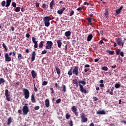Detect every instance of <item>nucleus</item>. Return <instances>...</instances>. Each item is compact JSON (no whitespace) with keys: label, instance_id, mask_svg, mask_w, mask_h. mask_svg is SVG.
<instances>
[{"label":"nucleus","instance_id":"nucleus-28","mask_svg":"<svg viewBox=\"0 0 126 126\" xmlns=\"http://www.w3.org/2000/svg\"><path fill=\"white\" fill-rule=\"evenodd\" d=\"M18 59L19 61H21V60H22V59H23V56H22V54H19L18 55Z\"/></svg>","mask_w":126,"mask_h":126},{"label":"nucleus","instance_id":"nucleus-12","mask_svg":"<svg viewBox=\"0 0 126 126\" xmlns=\"http://www.w3.org/2000/svg\"><path fill=\"white\" fill-rule=\"evenodd\" d=\"M12 118L11 117H9L7 120V126H10L11 123H12Z\"/></svg>","mask_w":126,"mask_h":126},{"label":"nucleus","instance_id":"nucleus-22","mask_svg":"<svg viewBox=\"0 0 126 126\" xmlns=\"http://www.w3.org/2000/svg\"><path fill=\"white\" fill-rule=\"evenodd\" d=\"M92 38H93V35L92 34H89L87 39L88 42H90L92 40Z\"/></svg>","mask_w":126,"mask_h":126},{"label":"nucleus","instance_id":"nucleus-61","mask_svg":"<svg viewBox=\"0 0 126 126\" xmlns=\"http://www.w3.org/2000/svg\"><path fill=\"white\" fill-rule=\"evenodd\" d=\"M26 37H27V38H30V34L29 33H28L26 34Z\"/></svg>","mask_w":126,"mask_h":126},{"label":"nucleus","instance_id":"nucleus-35","mask_svg":"<svg viewBox=\"0 0 126 126\" xmlns=\"http://www.w3.org/2000/svg\"><path fill=\"white\" fill-rule=\"evenodd\" d=\"M62 91L64 93L66 91V87H65V85H62Z\"/></svg>","mask_w":126,"mask_h":126},{"label":"nucleus","instance_id":"nucleus-52","mask_svg":"<svg viewBox=\"0 0 126 126\" xmlns=\"http://www.w3.org/2000/svg\"><path fill=\"white\" fill-rule=\"evenodd\" d=\"M83 9V7H79L77 9V10H78V11H81V10H82V9Z\"/></svg>","mask_w":126,"mask_h":126},{"label":"nucleus","instance_id":"nucleus-53","mask_svg":"<svg viewBox=\"0 0 126 126\" xmlns=\"http://www.w3.org/2000/svg\"><path fill=\"white\" fill-rule=\"evenodd\" d=\"M69 126H73V123H72V120H70L69 123Z\"/></svg>","mask_w":126,"mask_h":126},{"label":"nucleus","instance_id":"nucleus-26","mask_svg":"<svg viewBox=\"0 0 126 126\" xmlns=\"http://www.w3.org/2000/svg\"><path fill=\"white\" fill-rule=\"evenodd\" d=\"M56 69L57 74L61 75V69H60V68H59V67H56Z\"/></svg>","mask_w":126,"mask_h":126},{"label":"nucleus","instance_id":"nucleus-27","mask_svg":"<svg viewBox=\"0 0 126 126\" xmlns=\"http://www.w3.org/2000/svg\"><path fill=\"white\" fill-rule=\"evenodd\" d=\"M49 5L46 4L45 3H43L41 7L44 8V9H47Z\"/></svg>","mask_w":126,"mask_h":126},{"label":"nucleus","instance_id":"nucleus-25","mask_svg":"<svg viewBox=\"0 0 126 126\" xmlns=\"http://www.w3.org/2000/svg\"><path fill=\"white\" fill-rule=\"evenodd\" d=\"M71 35V32L70 31H67L65 32V36H66L67 37H69Z\"/></svg>","mask_w":126,"mask_h":126},{"label":"nucleus","instance_id":"nucleus-8","mask_svg":"<svg viewBox=\"0 0 126 126\" xmlns=\"http://www.w3.org/2000/svg\"><path fill=\"white\" fill-rule=\"evenodd\" d=\"M71 111H72L73 113L76 116V117H78V112H77V108L75 106H73L71 108Z\"/></svg>","mask_w":126,"mask_h":126},{"label":"nucleus","instance_id":"nucleus-57","mask_svg":"<svg viewBox=\"0 0 126 126\" xmlns=\"http://www.w3.org/2000/svg\"><path fill=\"white\" fill-rule=\"evenodd\" d=\"M90 69V68H87L86 69H84V71L85 73H86V72H87V71H89V70Z\"/></svg>","mask_w":126,"mask_h":126},{"label":"nucleus","instance_id":"nucleus-30","mask_svg":"<svg viewBox=\"0 0 126 126\" xmlns=\"http://www.w3.org/2000/svg\"><path fill=\"white\" fill-rule=\"evenodd\" d=\"M5 100H6L7 101H8V102H9V101H10L11 99V97L10 95H5Z\"/></svg>","mask_w":126,"mask_h":126},{"label":"nucleus","instance_id":"nucleus-33","mask_svg":"<svg viewBox=\"0 0 126 126\" xmlns=\"http://www.w3.org/2000/svg\"><path fill=\"white\" fill-rule=\"evenodd\" d=\"M10 95V94H9V92L8 89H6L5 90V96Z\"/></svg>","mask_w":126,"mask_h":126},{"label":"nucleus","instance_id":"nucleus-36","mask_svg":"<svg viewBox=\"0 0 126 126\" xmlns=\"http://www.w3.org/2000/svg\"><path fill=\"white\" fill-rule=\"evenodd\" d=\"M2 46L5 50V52H7V46H6V45H5V44H4V43L3 42Z\"/></svg>","mask_w":126,"mask_h":126},{"label":"nucleus","instance_id":"nucleus-10","mask_svg":"<svg viewBox=\"0 0 126 126\" xmlns=\"http://www.w3.org/2000/svg\"><path fill=\"white\" fill-rule=\"evenodd\" d=\"M80 90L81 93H84V94H86V93H87V91L84 89L82 85H80Z\"/></svg>","mask_w":126,"mask_h":126},{"label":"nucleus","instance_id":"nucleus-9","mask_svg":"<svg viewBox=\"0 0 126 126\" xmlns=\"http://www.w3.org/2000/svg\"><path fill=\"white\" fill-rule=\"evenodd\" d=\"M32 41L33 44H34V48H35V49H37V48H38V42H37V41H36V38H35L34 37H32Z\"/></svg>","mask_w":126,"mask_h":126},{"label":"nucleus","instance_id":"nucleus-58","mask_svg":"<svg viewBox=\"0 0 126 126\" xmlns=\"http://www.w3.org/2000/svg\"><path fill=\"white\" fill-rule=\"evenodd\" d=\"M39 5H40V3L36 2L35 3L36 7H39Z\"/></svg>","mask_w":126,"mask_h":126},{"label":"nucleus","instance_id":"nucleus-44","mask_svg":"<svg viewBox=\"0 0 126 126\" xmlns=\"http://www.w3.org/2000/svg\"><path fill=\"white\" fill-rule=\"evenodd\" d=\"M65 118H66V120H68V119H69V118H70V115L68 113H66L65 115Z\"/></svg>","mask_w":126,"mask_h":126},{"label":"nucleus","instance_id":"nucleus-5","mask_svg":"<svg viewBox=\"0 0 126 126\" xmlns=\"http://www.w3.org/2000/svg\"><path fill=\"white\" fill-rule=\"evenodd\" d=\"M118 45H119V46H122V48L123 47H124V44H125V41L123 42L122 38L118 37L115 39Z\"/></svg>","mask_w":126,"mask_h":126},{"label":"nucleus","instance_id":"nucleus-14","mask_svg":"<svg viewBox=\"0 0 126 126\" xmlns=\"http://www.w3.org/2000/svg\"><path fill=\"white\" fill-rule=\"evenodd\" d=\"M65 10V7H63L61 9H59L57 11V13L58 14H63V11Z\"/></svg>","mask_w":126,"mask_h":126},{"label":"nucleus","instance_id":"nucleus-38","mask_svg":"<svg viewBox=\"0 0 126 126\" xmlns=\"http://www.w3.org/2000/svg\"><path fill=\"white\" fill-rule=\"evenodd\" d=\"M87 121H88V119H87V118H86V117L81 119L82 123H86V122H87Z\"/></svg>","mask_w":126,"mask_h":126},{"label":"nucleus","instance_id":"nucleus-41","mask_svg":"<svg viewBox=\"0 0 126 126\" xmlns=\"http://www.w3.org/2000/svg\"><path fill=\"white\" fill-rule=\"evenodd\" d=\"M102 70H104V71H107L108 70V67L107 66H103L101 68Z\"/></svg>","mask_w":126,"mask_h":126},{"label":"nucleus","instance_id":"nucleus-37","mask_svg":"<svg viewBox=\"0 0 126 126\" xmlns=\"http://www.w3.org/2000/svg\"><path fill=\"white\" fill-rule=\"evenodd\" d=\"M108 9H105L104 15H105V16L106 18L108 17Z\"/></svg>","mask_w":126,"mask_h":126},{"label":"nucleus","instance_id":"nucleus-45","mask_svg":"<svg viewBox=\"0 0 126 126\" xmlns=\"http://www.w3.org/2000/svg\"><path fill=\"white\" fill-rule=\"evenodd\" d=\"M33 87H34V91L35 92H38V89L36 87V86L35 85V83L33 84Z\"/></svg>","mask_w":126,"mask_h":126},{"label":"nucleus","instance_id":"nucleus-23","mask_svg":"<svg viewBox=\"0 0 126 126\" xmlns=\"http://www.w3.org/2000/svg\"><path fill=\"white\" fill-rule=\"evenodd\" d=\"M123 6H121L118 9L116 10V12L117 14H120V13H121V11L122 10V9H123Z\"/></svg>","mask_w":126,"mask_h":126},{"label":"nucleus","instance_id":"nucleus-3","mask_svg":"<svg viewBox=\"0 0 126 126\" xmlns=\"http://www.w3.org/2000/svg\"><path fill=\"white\" fill-rule=\"evenodd\" d=\"M11 3V0H6V2L5 0H3L1 2V6H2L3 7H4L5 6V7H8V6L10 5Z\"/></svg>","mask_w":126,"mask_h":126},{"label":"nucleus","instance_id":"nucleus-18","mask_svg":"<svg viewBox=\"0 0 126 126\" xmlns=\"http://www.w3.org/2000/svg\"><path fill=\"white\" fill-rule=\"evenodd\" d=\"M35 56H36V52L33 51L32 54V58H31L32 62H34V60H35Z\"/></svg>","mask_w":126,"mask_h":126},{"label":"nucleus","instance_id":"nucleus-24","mask_svg":"<svg viewBox=\"0 0 126 126\" xmlns=\"http://www.w3.org/2000/svg\"><path fill=\"white\" fill-rule=\"evenodd\" d=\"M73 82L74 84H75L76 87H78V81L77 80V79H74Z\"/></svg>","mask_w":126,"mask_h":126},{"label":"nucleus","instance_id":"nucleus-54","mask_svg":"<svg viewBox=\"0 0 126 126\" xmlns=\"http://www.w3.org/2000/svg\"><path fill=\"white\" fill-rule=\"evenodd\" d=\"M39 109H40V106H36L34 107V110L35 111L39 110Z\"/></svg>","mask_w":126,"mask_h":126},{"label":"nucleus","instance_id":"nucleus-42","mask_svg":"<svg viewBox=\"0 0 126 126\" xmlns=\"http://www.w3.org/2000/svg\"><path fill=\"white\" fill-rule=\"evenodd\" d=\"M115 88H120L121 87V85L119 83H116L115 84Z\"/></svg>","mask_w":126,"mask_h":126},{"label":"nucleus","instance_id":"nucleus-20","mask_svg":"<svg viewBox=\"0 0 126 126\" xmlns=\"http://www.w3.org/2000/svg\"><path fill=\"white\" fill-rule=\"evenodd\" d=\"M62 45H63V42H62V40H61V39H58L57 40V46L58 48H61V47H62Z\"/></svg>","mask_w":126,"mask_h":126},{"label":"nucleus","instance_id":"nucleus-29","mask_svg":"<svg viewBox=\"0 0 126 126\" xmlns=\"http://www.w3.org/2000/svg\"><path fill=\"white\" fill-rule=\"evenodd\" d=\"M44 43H45L44 41H41L39 44V48H43V46H44Z\"/></svg>","mask_w":126,"mask_h":126},{"label":"nucleus","instance_id":"nucleus-39","mask_svg":"<svg viewBox=\"0 0 126 126\" xmlns=\"http://www.w3.org/2000/svg\"><path fill=\"white\" fill-rule=\"evenodd\" d=\"M4 82H5V80H4V79L2 78H0V85L2 83H4Z\"/></svg>","mask_w":126,"mask_h":126},{"label":"nucleus","instance_id":"nucleus-4","mask_svg":"<svg viewBox=\"0 0 126 126\" xmlns=\"http://www.w3.org/2000/svg\"><path fill=\"white\" fill-rule=\"evenodd\" d=\"M53 46V42L52 41H47L46 46H45L46 50H51Z\"/></svg>","mask_w":126,"mask_h":126},{"label":"nucleus","instance_id":"nucleus-64","mask_svg":"<svg viewBox=\"0 0 126 126\" xmlns=\"http://www.w3.org/2000/svg\"><path fill=\"white\" fill-rule=\"evenodd\" d=\"M120 56H121V57H124V56H125L124 54V52H120Z\"/></svg>","mask_w":126,"mask_h":126},{"label":"nucleus","instance_id":"nucleus-50","mask_svg":"<svg viewBox=\"0 0 126 126\" xmlns=\"http://www.w3.org/2000/svg\"><path fill=\"white\" fill-rule=\"evenodd\" d=\"M55 87L57 89H60L61 87H60V85H58V83H55Z\"/></svg>","mask_w":126,"mask_h":126},{"label":"nucleus","instance_id":"nucleus-59","mask_svg":"<svg viewBox=\"0 0 126 126\" xmlns=\"http://www.w3.org/2000/svg\"><path fill=\"white\" fill-rule=\"evenodd\" d=\"M65 52L66 54L67 53V44H66L65 46Z\"/></svg>","mask_w":126,"mask_h":126},{"label":"nucleus","instance_id":"nucleus-34","mask_svg":"<svg viewBox=\"0 0 126 126\" xmlns=\"http://www.w3.org/2000/svg\"><path fill=\"white\" fill-rule=\"evenodd\" d=\"M107 53L109 54V55H114L115 54V51H111V50H107L106 51Z\"/></svg>","mask_w":126,"mask_h":126},{"label":"nucleus","instance_id":"nucleus-16","mask_svg":"<svg viewBox=\"0 0 126 126\" xmlns=\"http://www.w3.org/2000/svg\"><path fill=\"white\" fill-rule=\"evenodd\" d=\"M31 74L32 78L34 79V78H36V76H37V73L35 72L34 70H32L31 72Z\"/></svg>","mask_w":126,"mask_h":126},{"label":"nucleus","instance_id":"nucleus-56","mask_svg":"<svg viewBox=\"0 0 126 126\" xmlns=\"http://www.w3.org/2000/svg\"><path fill=\"white\" fill-rule=\"evenodd\" d=\"M47 53V50H44L43 51H42L41 52V55H45Z\"/></svg>","mask_w":126,"mask_h":126},{"label":"nucleus","instance_id":"nucleus-46","mask_svg":"<svg viewBox=\"0 0 126 126\" xmlns=\"http://www.w3.org/2000/svg\"><path fill=\"white\" fill-rule=\"evenodd\" d=\"M81 118L82 119L85 118V113H82L81 114Z\"/></svg>","mask_w":126,"mask_h":126},{"label":"nucleus","instance_id":"nucleus-2","mask_svg":"<svg viewBox=\"0 0 126 126\" xmlns=\"http://www.w3.org/2000/svg\"><path fill=\"white\" fill-rule=\"evenodd\" d=\"M23 92L25 98L29 99V97H30V93L29 92V90H28L27 89L23 88Z\"/></svg>","mask_w":126,"mask_h":126},{"label":"nucleus","instance_id":"nucleus-51","mask_svg":"<svg viewBox=\"0 0 126 126\" xmlns=\"http://www.w3.org/2000/svg\"><path fill=\"white\" fill-rule=\"evenodd\" d=\"M12 6L13 7H16V3L15 2H12Z\"/></svg>","mask_w":126,"mask_h":126},{"label":"nucleus","instance_id":"nucleus-49","mask_svg":"<svg viewBox=\"0 0 126 126\" xmlns=\"http://www.w3.org/2000/svg\"><path fill=\"white\" fill-rule=\"evenodd\" d=\"M61 101H62V99H61V98H59L56 101V102L57 104H60V103H61Z\"/></svg>","mask_w":126,"mask_h":126},{"label":"nucleus","instance_id":"nucleus-60","mask_svg":"<svg viewBox=\"0 0 126 126\" xmlns=\"http://www.w3.org/2000/svg\"><path fill=\"white\" fill-rule=\"evenodd\" d=\"M18 114H20L21 115H22V110L21 109H19L18 110Z\"/></svg>","mask_w":126,"mask_h":126},{"label":"nucleus","instance_id":"nucleus-13","mask_svg":"<svg viewBox=\"0 0 126 126\" xmlns=\"http://www.w3.org/2000/svg\"><path fill=\"white\" fill-rule=\"evenodd\" d=\"M45 105L46 108H49V107H50V100H49V99L47 98L45 99Z\"/></svg>","mask_w":126,"mask_h":126},{"label":"nucleus","instance_id":"nucleus-48","mask_svg":"<svg viewBox=\"0 0 126 126\" xmlns=\"http://www.w3.org/2000/svg\"><path fill=\"white\" fill-rule=\"evenodd\" d=\"M121 50L120 49H117L116 51V55H119L120 54Z\"/></svg>","mask_w":126,"mask_h":126},{"label":"nucleus","instance_id":"nucleus-43","mask_svg":"<svg viewBox=\"0 0 126 126\" xmlns=\"http://www.w3.org/2000/svg\"><path fill=\"white\" fill-rule=\"evenodd\" d=\"M47 84H48V82L47 81H44L42 83V85L43 86H46V85H47Z\"/></svg>","mask_w":126,"mask_h":126},{"label":"nucleus","instance_id":"nucleus-11","mask_svg":"<svg viewBox=\"0 0 126 126\" xmlns=\"http://www.w3.org/2000/svg\"><path fill=\"white\" fill-rule=\"evenodd\" d=\"M5 62H11V58L9 57L8 54L6 53L4 55Z\"/></svg>","mask_w":126,"mask_h":126},{"label":"nucleus","instance_id":"nucleus-55","mask_svg":"<svg viewBox=\"0 0 126 126\" xmlns=\"http://www.w3.org/2000/svg\"><path fill=\"white\" fill-rule=\"evenodd\" d=\"M50 90H51V94H54L55 93V91H54V89L53 88H50Z\"/></svg>","mask_w":126,"mask_h":126},{"label":"nucleus","instance_id":"nucleus-21","mask_svg":"<svg viewBox=\"0 0 126 126\" xmlns=\"http://www.w3.org/2000/svg\"><path fill=\"white\" fill-rule=\"evenodd\" d=\"M54 5H55V1L54 0H52L50 3V8L53 9Z\"/></svg>","mask_w":126,"mask_h":126},{"label":"nucleus","instance_id":"nucleus-1","mask_svg":"<svg viewBox=\"0 0 126 126\" xmlns=\"http://www.w3.org/2000/svg\"><path fill=\"white\" fill-rule=\"evenodd\" d=\"M23 115H27L29 113V107H28V104L25 103L22 109Z\"/></svg>","mask_w":126,"mask_h":126},{"label":"nucleus","instance_id":"nucleus-6","mask_svg":"<svg viewBox=\"0 0 126 126\" xmlns=\"http://www.w3.org/2000/svg\"><path fill=\"white\" fill-rule=\"evenodd\" d=\"M43 21H44V25L46 27H49L50 26V21L46 17L43 18Z\"/></svg>","mask_w":126,"mask_h":126},{"label":"nucleus","instance_id":"nucleus-47","mask_svg":"<svg viewBox=\"0 0 126 126\" xmlns=\"http://www.w3.org/2000/svg\"><path fill=\"white\" fill-rule=\"evenodd\" d=\"M73 14H74V11L71 10V11L70 12L69 16H72V15H73Z\"/></svg>","mask_w":126,"mask_h":126},{"label":"nucleus","instance_id":"nucleus-17","mask_svg":"<svg viewBox=\"0 0 126 126\" xmlns=\"http://www.w3.org/2000/svg\"><path fill=\"white\" fill-rule=\"evenodd\" d=\"M31 101L32 103H36V98H35V94H32L31 95Z\"/></svg>","mask_w":126,"mask_h":126},{"label":"nucleus","instance_id":"nucleus-32","mask_svg":"<svg viewBox=\"0 0 126 126\" xmlns=\"http://www.w3.org/2000/svg\"><path fill=\"white\" fill-rule=\"evenodd\" d=\"M72 73H73L72 72V69H70L68 71L67 74H68V75H69V76H71V75H72Z\"/></svg>","mask_w":126,"mask_h":126},{"label":"nucleus","instance_id":"nucleus-63","mask_svg":"<svg viewBox=\"0 0 126 126\" xmlns=\"http://www.w3.org/2000/svg\"><path fill=\"white\" fill-rule=\"evenodd\" d=\"M98 44H105V42H104L102 40H101L99 41Z\"/></svg>","mask_w":126,"mask_h":126},{"label":"nucleus","instance_id":"nucleus-62","mask_svg":"<svg viewBox=\"0 0 126 126\" xmlns=\"http://www.w3.org/2000/svg\"><path fill=\"white\" fill-rule=\"evenodd\" d=\"M93 100H94V101H98V98H97L96 97H93Z\"/></svg>","mask_w":126,"mask_h":126},{"label":"nucleus","instance_id":"nucleus-7","mask_svg":"<svg viewBox=\"0 0 126 126\" xmlns=\"http://www.w3.org/2000/svg\"><path fill=\"white\" fill-rule=\"evenodd\" d=\"M73 74L76 75V76H78V66H75L72 71Z\"/></svg>","mask_w":126,"mask_h":126},{"label":"nucleus","instance_id":"nucleus-15","mask_svg":"<svg viewBox=\"0 0 126 126\" xmlns=\"http://www.w3.org/2000/svg\"><path fill=\"white\" fill-rule=\"evenodd\" d=\"M97 115H106V112H105V110H99L96 112Z\"/></svg>","mask_w":126,"mask_h":126},{"label":"nucleus","instance_id":"nucleus-40","mask_svg":"<svg viewBox=\"0 0 126 126\" xmlns=\"http://www.w3.org/2000/svg\"><path fill=\"white\" fill-rule=\"evenodd\" d=\"M20 9H21V8L20 7H16L15 11L16 12H19V11H20Z\"/></svg>","mask_w":126,"mask_h":126},{"label":"nucleus","instance_id":"nucleus-19","mask_svg":"<svg viewBox=\"0 0 126 126\" xmlns=\"http://www.w3.org/2000/svg\"><path fill=\"white\" fill-rule=\"evenodd\" d=\"M79 86L81 85L82 84L83 86H85V85H86V82H85V80H80L78 82Z\"/></svg>","mask_w":126,"mask_h":126},{"label":"nucleus","instance_id":"nucleus-31","mask_svg":"<svg viewBox=\"0 0 126 126\" xmlns=\"http://www.w3.org/2000/svg\"><path fill=\"white\" fill-rule=\"evenodd\" d=\"M88 22H89V24H90L91 26L93 25L92 23V20H91V18H87Z\"/></svg>","mask_w":126,"mask_h":126}]
</instances>
